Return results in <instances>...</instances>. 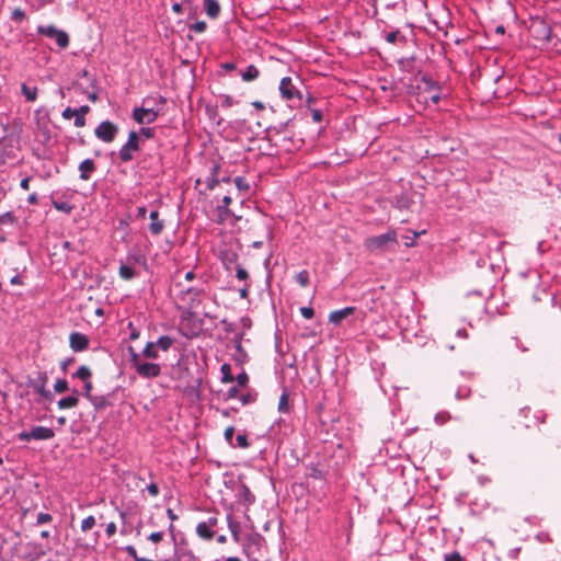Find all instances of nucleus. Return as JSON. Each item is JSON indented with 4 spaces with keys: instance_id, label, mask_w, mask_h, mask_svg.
I'll return each instance as SVG.
<instances>
[{
    "instance_id": "obj_1",
    "label": "nucleus",
    "mask_w": 561,
    "mask_h": 561,
    "mask_svg": "<svg viewBox=\"0 0 561 561\" xmlns=\"http://www.w3.org/2000/svg\"><path fill=\"white\" fill-rule=\"evenodd\" d=\"M398 245L397 232L389 230L379 236L368 237L364 240V248L371 254L385 253Z\"/></svg>"
},
{
    "instance_id": "obj_2",
    "label": "nucleus",
    "mask_w": 561,
    "mask_h": 561,
    "mask_svg": "<svg viewBox=\"0 0 561 561\" xmlns=\"http://www.w3.org/2000/svg\"><path fill=\"white\" fill-rule=\"evenodd\" d=\"M128 354L130 365L139 377L151 379L157 378L161 374V367L159 364L144 362L140 358V355L134 350V347H128Z\"/></svg>"
},
{
    "instance_id": "obj_3",
    "label": "nucleus",
    "mask_w": 561,
    "mask_h": 561,
    "mask_svg": "<svg viewBox=\"0 0 561 561\" xmlns=\"http://www.w3.org/2000/svg\"><path fill=\"white\" fill-rule=\"evenodd\" d=\"M37 33L46 36L48 38H53L56 41L59 48L65 49L69 46L70 39L69 35L62 31L57 28L55 25H38Z\"/></svg>"
},
{
    "instance_id": "obj_4",
    "label": "nucleus",
    "mask_w": 561,
    "mask_h": 561,
    "mask_svg": "<svg viewBox=\"0 0 561 561\" xmlns=\"http://www.w3.org/2000/svg\"><path fill=\"white\" fill-rule=\"evenodd\" d=\"M140 149V137L135 130L128 134L127 142L119 149L118 156L123 162H129L134 159V152Z\"/></svg>"
},
{
    "instance_id": "obj_5",
    "label": "nucleus",
    "mask_w": 561,
    "mask_h": 561,
    "mask_svg": "<svg viewBox=\"0 0 561 561\" xmlns=\"http://www.w3.org/2000/svg\"><path fill=\"white\" fill-rule=\"evenodd\" d=\"M54 436V430L45 426H35L31 431H24L18 435L19 439L22 442H30L31 439L48 440L51 439Z\"/></svg>"
},
{
    "instance_id": "obj_6",
    "label": "nucleus",
    "mask_w": 561,
    "mask_h": 561,
    "mask_svg": "<svg viewBox=\"0 0 561 561\" xmlns=\"http://www.w3.org/2000/svg\"><path fill=\"white\" fill-rule=\"evenodd\" d=\"M119 128L116 124L111 121L102 122L94 130L96 138L104 142H112L116 138Z\"/></svg>"
},
{
    "instance_id": "obj_7",
    "label": "nucleus",
    "mask_w": 561,
    "mask_h": 561,
    "mask_svg": "<svg viewBox=\"0 0 561 561\" xmlns=\"http://www.w3.org/2000/svg\"><path fill=\"white\" fill-rule=\"evenodd\" d=\"M279 92L283 99L290 101L294 99L301 100V93L293 83L291 78L285 77L280 80Z\"/></svg>"
},
{
    "instance_id": "obj_8",
    "label": "nucleus",
    "mask_w": 561,
    "mask_h": 561,
    "mask_svg": "<svg viewBox=\"0 0 561 561\" xmlns=\"http://www.w3.org/2000/svg\"><path fill=\"white\" fill-rule=\"evenodd\" d=\"M159 113L152 108L136 107L133 111V118L138 124H151L157 119Z\"/></svg>"
},
{
    "instance_id": "obj_9",
    "label": "nucleus",
    "mask_w": 561,
    "mask_h": 561,
    "mask_svg": "<svg viewBox=\"0 0 561 561\" xmlns=\"http://www.w3.org/2000/svg\"><path fill=\"white\" fill-rule=\"evenodd\" d=\"M218 519L216 517H209L205 522H201L196 526V534L205 540H211L215 536L213 528L217 525Z\"/></svg>"
},
{
    "instance_id": "obj_10",
    "label": "nucleus",
    "mask_w": 561,
    "mask_h": 561,
    "mask_svg": "<svg viewBox=\"0 0 561 561\" xmlns=\"http://www.w3.org/2000/svg\"><path fill=\"white\" fill-rule=\"evenodd\" d=\"M203 296V290L190 287L185 290H181V300L188 305L190 308H195Z\"/></svg>"
},
{
    "instance_id": "obj_11",
    "label": "nucleus",
    "mask_w": 561,
    "mask_h": 561,
    "mask_svg": "<svg viewBox=\"0 0 561 561\" xmlns=\"http://www.w3.org/2000/svg\"><path fill=\"white\" fill-rule=\"evenodd\" d=\"M47 376L46 374L39 375L37 380L32 381V387L36 393H38L43 399L53 401V393L46 389Z\"/></svg>"
},
{
    "instance_id": "obj_12",
    "label": "nucleus",
    "mask_w": 561,
    "mask_h": 561,
    "mask_svg": "<svg viewBox=\"0 0 561 561\" xmlns=\"http://www.w3.org/2000/svg\"><path fill=\"white\" fill-rule=\"evenodd\" d=\"M69 343L70 347L75 352H82L88 348L89 346V339L87 335L79 333V332H72L69 336Z\"/></svg>"
},
{
    "instance_id": "obj_13",
    "label": "nucleus",
    "mask_w": 561,
    "mask_h": 561,
    "mask_svg": "<svg viewBox=\"0 0 561 561\" xmlns=\"http://www.w3.org/2000/svg\"><path fill=\"white\" fill-rule=\"evenodd\" d=\"M355 312V307H346L340 310H334L329 314V321L335 325H339L344 319L352 316Z\"/></svg>"
},
{
    "instance_id": "obj_14",
    "label": "nucleus",
    "mask_w": 561,
    "mask_h": 561,
    "mask_svg": "<svg viewBox=\"0 0 561 561\" xmlns=\"http://www.w3.org/2000/svg\"><path fill=\"white\" fill-rule=\"evenodd\" d=\"M151 224L149 230L153 236H159L164 229V221L159 218L158 210H152L149 215Z\"/></svg>"
},
{
    "instance_id": "obj_15",
    "label": "nucleus",
    "mask_w": 561,
    "mask_h": 561,
    "mask_svg": "<svg viewBox=\"0 0 561 561\" xmlns=\"http://www.w3.org/2000/svg\"><path fill=\"white\" fill-rule=\"evenodd\" d=\"M204 2V10H205V13L211 18V19H216L219 16L220 14V4L217 0H203Z\"/></svg>"
},
{
    "instance_id": "obj_16",
    "label": "nucleus",
    "mask_w": 561,
    "mask_h": 561,
    "mask_svg": "<svg viewBox=\"0 0 561 561\" xmlns=\"http://www.w3.org/2000/svg\"><path fill=\"white\" fill-rule=\"evenodd\" d=\"M79 170L80 179L88 181L90 179V173L95 170V163L92 159H85L80 163Z\"/></svg>"
},
{
    "instance_id": "obj_17",
    "label": "nucleus",
    "mask_w": 561,
    "mask_h": 561,
    "mask_svg": "<svg viewBox=\"0 0 561 561\" xmlns=\"http://www.w3.org/2000/svg\"><path fill=\"white\" fill-rule=\"evenodd\" d=\"M72 392H73L72 396L62 398L58 401V408L60 410L72 409L78 405V403H79L78 390L75 389Z\"/></svg>"
},
{
    "instance_id": "obj_18",
    "label": "nucleus",
    "mask_w": 561,
    "mask_h": 561,
    "mask_svg": "<svg viewBox=\"0 0 561 561\" xmlns=\"http://www.w3.org/2000/svg\"><path fill=\"white\" fill-rule=\"evenodd\" d=\"M22 94L28 102H34L37 99V87H30L26 83H22L21 85Z\"/></svg>"
},
{
    "instance_id": "obj_19",
    "label": "nucleus",
    "mask_w": 561,
    "mask_h": 561,
    "mask_svg": "<svg viewBox=\"0 0 561 561\" xmlns=\"http://www.w3.org/2000/svg\"><path fill=\"white\" fill-rule=\"evenodd\" d=\"M259 76H260V70L254 65L248 66L245 71L241 72L242 79L247 82L257 79Z\"/></svg>"
},
{
    "instance_id": "obj_20",
    "label": "nucleus",
    "mask_w": 561,
    "mask_h": 561,
    "mask_svg": "<svg viewBox=\"0 0 561 561\" xmlns=\"http://www.w3.org/2000/svg\"><path fill=\"white\" fill-rule=\"evenodd\" d=\"M118 275L121 276V278L125 280H130L135 277L136 273L134 267L126 264H122L118 268Z\"/></svg>"
},
{
    "instance_id": "obj_21",
    "label": "nucleus",
    "mask_w": 561,
    "mask_h": 561,
    "mask_svg": "<svg viewBox=\"0 0 561 561\" xmlns=\"http://www.w3.org/2000/svg\"><path fill=\"white\" fill-rule=\"evenodd\" d=\"M142 355L146 358H157L159 356L157 344L154 342H148L142 350Z\"/></svg>"
},
{
    "instance_id": "obj_22",
    "label": "nucleus",
    "mask_w": 561,
    "mask_h": 561,
    "mask_svg": "<svg viewBox=\"0 0 561 561\" xmlns=\"http://www.w3.org/2000/svg\"><path fill=\"white\" fill-rule=\"evenodd\" d=\"M91 376H92V371L85 365L80 366L78 368V370L73 374V378H78V379H80L82 381L90 380Z\"/></svg>"
},
{
    "instance_id": "obj_23",
    "label": "nucleus",
    "mask_w": 561,
    "mask_h": 561,
    "mask_svg": "<svg viewBox=\"0 0 561 561\" xmlns=\"http://www.w3.org/2000/svg\"><path fill=\"white\" fill-rule=\"evenodd\" d=\"M218 173H219V165L214 164L211 172H210V176L207 179V187L209 190H214L215 186L219 183V180L217 179Z\"/></svg>"
},
{
    "instance_id": "obj_24",
    "label": "nucleus",
    "mask_w": 561,
    "mask_h": 561,
    "mask_svg": "<svg viewBox=\"0 0 561 561\" xmlns=\"http://www.w3.org/2000/svg\"><path fill=\"white\" fill-rule=\"evenodd\" d=\"M154 343L157 344V348H161L162 351L167 352L172 346L173 340L168 335H163L160 336Z\"/></svg>"
},
{
    "instance_id": "obj_25",
    "label": "nucleus",
    "mask_w": 561,
    "mask_h": 561,
    "mask_svg": "<svg viewBox=\"0 0 561 561\" xmlns=\"http://www.w3.org/2000/svg\"><path fill=\"white\" fill-rule=\"evenodd\" d=\"M423 233H425V230L421 232L410 231L408 234L402 237L404 245L408 248L413 247L415 244V239Z\"/></svg>"
},
{
    "instance_id": "obj_26",
    "label": "nucleus",
    "mask_w": 561,
    "mask_h": 561,
    "mask_svg": "<svg viewBox=\"0 0 561 561\" xmlns=\"http://www.w3.org/2000/svg\"><path fill=\"white\" fill-rule=\"evenodd\" d=\"M220 370H221V374H222L221 381L224 383H228V382L234 381V377L231 374V367H230L229 364H224L221 366Z\"/></svg>"
},
{
    "instance_id": "obj_27",
    "label": "nucleus",
    "mask_w": 561,
    "mask_h": 561,
    "mask_svg": "<svg viewBox=\"0 0 561 561\" xmlns=\"http://www.w3.org/2000/svg\"><path fill=\"white\" fill-rule=\"evenodd\" d=\"M278 411L287 413L289 411V397L287 392H283L278 401Z\"/></svg>"
},
{
    "instance_id": "obj_28",
    "label": "nucleus",
    "mask_w": 561,
    "mask_h": 561,
    "mask_svg": "<svg viewBox=\"0 0 561 561\" xmlns=\"http://www.w3.org/2000/svg\"><path fill=\"white\" fill-rule=\"evenodd\" d=\"M295 279L297 282V284L301 287H307L310 283L309 280V273L308 271L304 270L301 272H299L296 276H295Z\"/></svg>"
},
{
    "instance_id": "obj_29",
    "label": "nucleus",
    "mask_w": 561,
    "mask_h": 561,
    "mask_svg": "<svg viewBox=\"0 0 561 561\" xmlns=\"http://www.w3.org/2000/svg\"><path fill=\"white\" fill-rule=\"evenodd\" d=\"M94 526H95V518H94V516L91 515L82 520L81 530L85 533V531L91 530Z\"/></svg>"
},
{
    "instance_id": "obj_30",
    "label": "nucleus",
    "mask_w": 561,
    "mask_h": 561,
    "mask_svg": "<svg viewBox=\"0 0 561 561\" xmlns=\"http://www.w3.org/2000/svg\"><path fill=\"white\" fill-rule=\"evenodd\" d=\"M386 41L390 44H394L399 38L404 42V36L400 35V31H392L386 34L385 36Z\"/></svg>"
},
{
    "instance_id": "obj_31",
    "label": "nucleus",
    "mask_w": 561,
    "mask_h": 561,
    "mask_svg": "<svg viewBox=\"0 0 561 561\" xmlns=\"http://www.w3.org/2000/svg\"><path fill=\"white\" fill-rule=\"evenodd\" d=\"M206 28L207 23L205 21H197L190 25V30L197 34L204 33Z\"/></svg>"
},
{
    "instance_id": "obj_32",
    "label": "nucleus",
    "mask_w": 561,
    "mask_h": 561,
    "mask_svg": "<svg viewBox=\"0 0 561 561\" xmlns=\"http://www.w3.org/2000/svg\"><path fill=\"white\" fill-rule=\"evenodd\" d=\"M26 18V14L25 12L21 9V8H15L13 11H12V14H11V19L16 22V23H21L22 21H24Z\"/></svg>"
},
{
    "instance_id": "obj_33",
    "label": "nucleus",
    "mask_w": 561,
    "mask_h": 561,
    "mask_svg": "<svg viewBox=\"0 0 561 561\" xmlns=\"http://www.w3.org/2000/svg\"><path fill=\"white\" fill-rule=\"evenodd\" d=\"M68 389V381L66 379H58L54 385V390L58 393L66 392Z\"/></svg>"
},
{
    "instance_id": "obj_34",
    "label": "nucleus",
    "mask_w": 561,
    "mask_h": 561,
    "mask_svg": "<svg viewBox=\"0 0 561 561\" xmlns=\"http://www.w3.org/2000/svg\"><path fill=\"white\" fill-rule=\"evenodd\" d=\"M426 84H428L430 90H433V93H431L430 99L434 104H437L440 100V95L437 93V88L435 87V83L432 81H426Z\"/></svg>"
},
{
    "instance_id": "obj_35",
    "label": "nucleus",
    "mask_w": 561,
    "mask_h": 561,
    "mask_svg": "<svg viewBox=\"0 0 561 561\" xmlns=\"http://www.w3.org/2000/svg\"><path fill=\"white\" fill-rule=\"evenodd\" d=\"M507 348H519L522 352H527L528 348L523 346L520 341L517 339V337H513L508 343H507Z\"/></svg>"
},
{
    "instance_id": "obj_36",
    "label": "nucleus",
    "mask_w": 561,
    "mask_h": 561,
    "mask_svg": "<svg viewBox=\"0 0 561 561\" xmlns=\"http://www.w3.org/2000/svg\"><path fill=\"white\" fill-rule=\"evenodd\" d=\"M125 551L128 553V556H130L134 559V561H144L145 560V558L138 556L137 550L134 546L125 547Z\"/></svg>"
},
{
    "instance_id": "obj_37",
    "label": "nucleus",
    "mask_w": 561,
    "mask_h": 561,
    "mask_svg": "<svg viewBox=\"0 0 561 561\" xmlns=\"http://www.w3.org/2000/svg\"><path fill=\"white\" fill-rule=\"evenodd\" d=\"M234 183H236V186L238 187V190H240V191H247V190H249V184H248V182L245 181V179H244V178H242V176H237V178L234 179Z\"/></svg>"
},
{
    "instance_id": "obj_38",
    "label": "nucleus",
    "mask_w": 561,
    "mask_h": 561,
    "mask_svg": "<svg viewBox=\"0 0 561 561\" xmlns=\"http://www.w3.org/2000/svg\"><path fill=\"white\" fill-rule=\"evenodd\" d=\"M234 380H237L240 387H245L249 382V376L245 371L240 373Z\"/></svg>"
},
{
    "instance_id": "obj_39",
    "label": "nucleus",
    "mask_w": 561,
    "mask_h": 561,
    "mask_svg": "<svg viewBox=\"0 0 561 561\" xmlns=\"http://www.w3.org/2000/svg\"><path fill=\"white\" fill-rule=\"evenodd\" d=\"M231 202H232V199L230 196H228V195L224 196V198H222L224 206H219L218 211H222V209H224L226 215H230V210H229L228 206L231 204Z\"/></svg>"
},
{
    "instance_id": "obj_40",
    "label": "nucleus",
    "mask_w": 561,
    "mask_h": 561,
    "mask_svg": "<svg viewBox=\"0 0 561 561\" xmlns=\"http://www.w3.org/2000/svg\"><path fill=\"white\" fill-rule=\"evenodd\" d=\"M249 541L252 545L260 547L264 542V538L260 534H254L249 537Z\"/></svg>"
},
{
    "instance_id": "obj_41",
    "label": "nucleus",
    "mask_w": 561,
    "mask_h": 561,
    "mask_svg": "<svg viewBox=\"0 0 561 561\" xmlns=\"http://www.w3.org/2000/svg\"><path fill=\"white\" fill-rule=\"evenodd\" d=\"M92 389H93V385H92L91 380L84 381L83 396L85 398H88L89 400H92V397H91Z\"/></svg>"
},
{
    "instance_id": "obj_42",
    "label": "nucleus",
    "mask_w": 561,
    "mask_h": 561,
    "mask_svg": "<svg viewBox=\"0 0 561 561\" xmlns=\"http://www.w3.org/2000/svg\"><path fill=\"white\" fill-rule=\"evenodd\" d=\"M240 401L243 405L251 404L255 401V396L251 393H245L240 397Z\"/></svg>"
},
{
    "instance_id": "obj_43",
    "label": "nucleus",
    "mask_w": 561,
    "mask_h": 561,
    "mask_svg": "<svg viewBox=\"0 0 561 561\" xmlns=\"http://www.w3.org/2000/svg\"><path fill=\"white\" fill-rule=\"evenodd\" d=\"M300 313L306 319H311L314 316V310L311 307H302L300 308Z\"/></svg>"
},
{
    "instance_id": "obj_44",
    "label": "nucleus",
    "mask_w": 561,
    "mask_h": 561,
    "mask_svg": "<svg viewBox=\"0 0 561 561\" xmlns=\"http://www.w3.org/2000/svg\"><path fill=\"white\" fill-rule=\"evenodd\" d=\"M237 444L239 447L241 448H248L249 447V442H248V437L247 435L244 434H239L237 436Z\"/></svg>"
},
{
    "instance_id": "obj_45",
    "label": "nucleus",
    "mask_w": 561,
    "mask_h": 561,
    "mask_svg": "<svg viewBox=\"0 0 561 561\" xmlns=\"http://www.w3.org/2000/svg\"><path fill=\"white\" fill-rule=\"evenodd\" d=\"M236 277L239 280H245L249 277V273L247 272L245 268L238 266L237 272H236Z\"/></svg>"
},
{
    "instance_id": "obj_46",
    "label": "nucleus",
    "mask_w": 561,
    "mask_h": 561,
    "mask_svg": "<svg viewBox=\"0 0 561 561\" xmlns=\"http://www.w3.org/2000/svg\"><path fill=\"white\" fill-rule=\"evenodd\" d=\"M53 517L48 513H39L37 515V524H46L51 522Z\"/></svg>"
},
{
    "instance_id": "obj_47",
    "label": "nucleus",
    "mask_w": 561,
    "mask_h": 561,
    "mask_svg": "<svg viewBox=\"0 0 561 561\" xmlns=\"http://www.w3.org/2000/svg\"><path fill=\"white\" fill-rule=\"evenodd\" d=\"M233 434H234V427H233V426H228V427L225 430L224 436H225L226 440H227L230 445H232Z\"/></svg>"
},
{
    "instance_id": "obj_48",
    "label": "nucleus",
    "mask_w": 561,
    "mask_h": 561,
    "mask_svg": "<svg viewBox=\"0 0 561 561\" xmlns=\"http://www.w3.org/2000/svg\"><path fill=\"white\" fill-rule=\"evenodd\" d=\"M62 117L65 119H70L72 117H76L77 115V112H76V108H71V107H66L64 111H62Z\"/></svg>"
},
{
    "instance_id": "obj_49",
    "label": "nucleus",
    "mask_w": 561,
    "mask_h": 561,
    "mask_svg": "<svg viewBox=\"0 0 561 561\" xmlns=\"http://www.w3.org/2000/svg\"><path fill=\"white\" fill-rule=\"evenodd\" d=\"M162 539H163V533H161V531L151 533L149 535V540H151L154 543L160 542Z\"/></svg>"
},
{
    "instance_id": "obj_50",
    "label": "nucleus",
    "mask_w": 561,
    "mask_h": 561,
    "mask_svg": "<svg viewBox=\"0 0 561 561\" xmlns=\"http://www.w3.org/2000/svg\"><path fill=\"white\" fill-rule=\"evenodd\" d=\"M13 221H14V216L10 211L0 216V224H4V222L12 224Z\"/></svg>"
},
{
    "instance_id": "obj_51",
    "label": "nucleus",
    "mask_w": 561,
    "mask_h": 561,
    "mask_svg": "<svg viewBox=\"0 0 561 561\" xmlns=\"http://www.w3.org/2000/svg\"><path fill=\"white\" fill-rule=\"evenodd\" d=\"M229 528L231 530V534H232V537H233L234 541L238 542L240 540L239 530H238L239 526L237 524L230 523L229 524Z\"/></svg>"
},
{
    "instance_id": "obj_52",
    "label": "nucleus",
    "mask_w": 561,
    "mask_h": 561,
    "mask_svg": "<svg viewBox=\"0 0 561 561\" xmlns=\"http://www.w3.org/2000/svg\"><path fill=\"white\" fill-rule=\"evenodd\" d=\"M54 206H55L56 209L62 210V211H66V213H70V210L72 209V207L69 206L66 203H57V202H55Z\"/></svg>"
},
{
    "instance_id": "obj_53",
    "label": "nucleus",
    "mask_w": 561,
    "mask_h": 561,
    "mask_svg": "<svg viewBox=\"0 0 561 561\" xmlns=\"http://www.w3.org/2000/svg\"><path fill=\"white\" fill-rule=\"evenodd\" d=\"M139 135H142L145 138H152L153 137V129L152 128H149V127H142L140 129V131L138 133Z\"/></svg>"
},
{
    "instance_id": "obj_54",
    "label": "nucleus",
    "mask_w": 561,
    "mask_h": 561,
    "mask_svg": "<svg viewBox=\"0 0 561 561\" xmlns=\"http://www.w3.org/2000/svg\"><path fill=\"white\" fill-rule=\"evenodd\" d=\"M445 561H462V558L458 552H453L445 556Z\"/></svg>"
},
{
    "instance_id": "obj_55",
    "label": "nucleus",
    "mask_w": 561,
    "mask_h": 561,
    "mask_svg": "<svg viewBox=\"0 0 561 561\" xmlns=\"http://www.w3.org/2000/svg\"><path fill=\"white\" fill-rule=\"evenodd\" d=\"M147 490L151 496H157L159 494V486L156 483H150L147 486Z\"/></svg>"
},
{
    "instance_id": "obj_56",
    "label": "nucleus",
    "mask_w": 561,
    "mask_h": 561,
    "mask_svg": "<svg viewBox=\"0 0 561 561\" xmlns=\"http://www.w3.org/2000/svg\"><path fill=\"white\" fill-rule=\"evenodd\" d=\"M105 531L107 537H112L116 533V524L113 522L108 523Z\"/></svg>"
},
{
    "instance_id": "obj_57",
    "label": "nucleus",
    "mask_w": 561,
    "mask_h": 561,
    "mask_svg": "<svg viewBox=\"0 0 561 561\" xmlns=\"http://www.w3.org/2000/svg\"><path fill=\"white\" fill-rule=\"evenodd\" d=\"M75 126L84 127L85 126V117L82 115H76Z\"/></svg>"
},
{
    "instance_id": "obj_58",
    "label": "nucleus",
    "mask_w": 561,
    "mask_h": 561,
    "mask_svg": "<svg viewBox=\"0 0 561 561\" xmlns=\"http://www.w3.org/2000/svg\"><path fill=\"white\" fill-rule=\"evenodd\" d=\"M76 112H77V115L84 116L85 114H88L90 112V107L88 105H82L79 108H76Z\"/></svg>"
},
{
    "instance_id": "obj_59",
    "label": "nucleus",
    "mask_w": 561,
    "mask_h": 561,
    "mask_svg": "<svg viewBox=\"0 0 561 561\" xmlns=\"http://www.w3.org/2000/svg\"><path fill=\"white\" fill-rule=\"evenodd\" d=\"M91 402L94 404V407L96 408H103L105 407V401L103 398H95V399H92Z\"/></svg>"
},
{
    "instance_id": "obj_60",
    "label": "nucleus",
    "mask_w": 561,
    "mask_h": 561,
    "mask_svg": "<svg viewBox=\"0 0 561 561\" xmlns=\"http://www.w3.org/2000/svg\"><path fill=\"white\" fill-rule=\"evenodd\" d=\"M237 396H238V389H237V387H232V388H230V389L228 390V392H227V398H228V399L237 398Z\"/></svg>"
},
{
    "instance_id": "obj_61",
    "label": "nucleus",
    "mask_w": 561,
    "mask_h": 561,
    "mask_svg": "<svg viewBox=\"0 0 561 561\" xmlns=\"http://www.w3.org/2000/svg\"><path fill=\"white\" fill-rule=\"evenodd\" d=\"M312 118L314 122H321L322 121V113L319 110H314L312 112Z\"/></svg>"
},
{
    "instance_id": "obj_62",
    "label": "nucleus",
    "mask_w": 561,
    "mask_h": 561,
    "mask_svg": "<svg viewBox=\"0 0 561 561\" xmlns=\"http://www.w3.org/2000/svg\"><path fill=\"white\" fill-rule=\"evenodd\" d=\"M172 11L176 14H181L183 12V7L181 3H173Z\"/></svg>"
},
{
    "instance_id": "obj_63",
    "label": "nucleus",
    "mask_w": 561,
    "mask_h": 561,
    "mask_svg": "<svg viewBox=\"0 0 561 561\" xmlns=\"http://www.w3.org/2000/svg\"><path fill=\"white\" fill-rule=\"evenodd\" d=\"M21 188L27 191L30 188V178H25L20 183Z\"/></svg>"
},
{
    "instance_id": "obj_64",
    "label": "nucleus",
    "mask_w": 561,
    "mask_h": 561,
    "mask_svg": "<svg viewBox=\"0 0 561 561\" xmlns=\"http://www.w3.org/2000/svg\"><path fill=\"white\" fill-rule=\"evenodd\" d=\"M252 105H253V107H255L257 111H263V110H265V105H264V103H263V102H261V101H254V102H252Z\"/></svg>"
}]
</instances>
